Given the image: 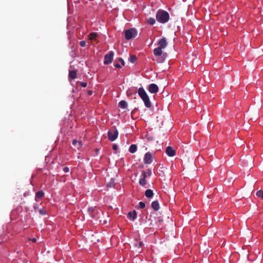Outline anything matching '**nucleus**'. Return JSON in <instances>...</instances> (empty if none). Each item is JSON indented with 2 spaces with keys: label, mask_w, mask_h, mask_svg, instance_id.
<instances>
[{
  "label": "nucleus",
  "mask_w": 263,
  "mask_h": 263,
  "mask_svg": "<svg viewBox=\"0 0 263 263\" xmlns=\"http://www.w3.org/2000/svg\"><path fill=\"white\" fill-rule=\"evenodd\" d=\"M156 19L160 23L165 24L170 19V14L165 10L159 9L156 14Z\"/></svg>",
  "instance_id": "1"
},
{
  "label": "nucleus",
  "mask_w": 263,
  "mask_h": 263,
  "mask_svg": "<svg viewBox=\"0 0 263 263\" xmlns=\"http://www.w3.org/2000/svg\"><path fill=\"white\" fill-rule=\"evenodd\" d=\"M154 58V61H155L157 63H162L165 62L167 54L166 52H163L162 50H157L154 49L153 50Z\"/></svg>",
  "instance_id": "2"
},
{
  "label": "nucleus",
  "mask_w": 263,
  "mask_h": 263,
  "mask_svg": "<svg viewBox=\"0 0 263 263\" xmlns=\"http://www.w3.org/2000/svg\"><path fill=\"white\" fill-rule=\"evenodd\" d=\"M138 93L140 98L143 101L145 107L150 108L152 106L151 102L144 89L142 87H140L138 89Z\"/></svg>",
  "instance_id": "3"
},
{
  "label": "nucleus",
  "mask_w": 263,
  "mask_h": 263,
  "mask_svg": "<svg viewBox=\"0 0 263 263\" xmlns=\"http://www.w3.org/2000/svg\"><path fill=\"white\" fill-rule=\"evenodd\" d=\"M138 35V30L135 28H131L124 31V37L126 40L135 38Z\"/></svg>",
  "instance_id": "4"
},
{
  "label": "nucleus",
  "mask_w": 263,
  "mask_h": 263,
  "mask_svg": "<svg viewBox=\"0 0 263 263\" xmlns=\"http://www.w3.org/2000/svg\"><path fill=\"white\" fill-rule=\"evenodd\" d=\"M119 132L116 128L109 129L107 132L108 140L111 142L114 141L118 137Z\"/></svg>",
  "instance_id": "5"
},
{
  "label": "nucleus",
  "mask_w": 263,
  "mask_h": 263,
  "mask_svg": "<svg viewBox=\"0 0 263 263\" xmlns=\"http://www.w3.org/2000/svg\"><path fill=\"white\" fill-rule=\"evenodd\" d=\"M114 52L112 51H109L104 56L103 63L104 65H108L111 63L114 60Z\"/></svg>",
  "instance_id": "6"
},
{
  "label": "nucleus",
  "mask_w": 263,
  "mask_h": 263,
  "mask_svg": "<svg viewBox=\"0 0 263 263\" xmlns=\"http://www.w3.org/2000/svg\"><path fill=\"white\" fill-rule=\"evenodd\" d=\"M158 47L155 49L157 50H162V49H164L166 47L167 45V42L165 37H163L160 39L157 43Z\"/></svg>",
  "instance_id": "7"
},
{
  "label": "nucleus",
  "mask_w": 263,
  "mask_h": 263,
  "mask_svg": "<svg viewBox=\"0 0 263 263\" xmlns=\"http://www.w3.org/2000/svg\"><path fill=\"white\" fill-rule=\"evenodd\" d=\"M153 161V155L151 153L147 152L145 154L143 158V161L145 164H150Z\"/></svg>",
  "instance_id": "8"
},
{
  "label": "nucleus",
  "mask_w": 263,
  "mask_h": 263,
  "mask_svg": "<svg viewBox=\"0 0 263 263\" xmlns=\"http://www.w3.org/2000/svg\"><path fill=\"white\" fill-rule=\"evenodd\" d=\"M125 65V62L122 58L116 59L114 63V66L117 68H121Z\"/></svg>",
  "instance_id": "9"
},
{
  "label": "nucleus",
  "mask_w": 263,
  "mask_h": 263,
  "mask_svg": "<svg viewBox=\"0 0 263 263\" xmlns=\"http://www.w3.org/2000/svg\"><path fill=\"white\" fill-rule=\"evenodd\" d=\"M148 90L151 93H156L158 92L159 88L156 84L152 83L149 85Z\"/></svg>",
  "instance_id": "10"
},
{
  "label": "nucleus",
  "mask_w": 263,
  "mask_h": 263,
  "mask_svg": "<svg viewBox=\"0 0 263 263\" xmlns=\"http://www.w3.org/2000/svg\"><path fill=\"white\" fill-rule=\"evenodd\" d=\"M147 174L144 171H142L141 178L139 179V184L142 186H144L146 184V178Z\"/></svg>",
  "instance_id": "11"
},
{
  "label": "nucleus",
  "mask_w": 263,
  "mask_h": 263,
  "mask_svg": "<svg viewBox=\"0 0 263 263\" xmlns=\"http://www.w3.org/2000/svg\"><path fill=\"white\" fill-rule=\"evenodd\" d=\"M165 153L166 155L169 157H173L176 154L175 150L171 146H167L166 148Z\"/></svg>",
  "instance_id": "12"
},
{
  "label": "nucleus",
  "mask_w": 263,
  "mask_h": 263,
  "mask_svg": "<svg viewBox=\"0 0 263 263\" xmlns=\"http://www.w3.org/2000/svg\"><path fill=\"white\" fill-rule=\"evenodd\" d=\"M137 217V212L135 210L129 212L127 214V218L132 221H134Z\"/></svg>",
  "instance_id": "13"
},
{
  "label": "nucleus",
  "mask_w": 263,
  "mask_h": 263,
  "mask_svg": "<svg viewBox=\"0 0 263 263\" xmlns=\"http://www.w3.org/2000/svg\"><path fill=\"white\" fill-rule=\"evenodd\" d=\"M44 195L45 193L43 191L40 190L37 192L35 195V200L36 201H38L40 199H42L44 196Z\"/></svg>",
  "instance_id": "14"
},
{
  "label": "nucleus",
  "mask_w": 263,
  "mask_h": 263,
  "mask_svg": "<svg viewBox=\"0 0 263 263\" xmlns=\"http://www.w3.org/2000/svg\"><path fill=\"white\" fill-rule=\"evenodd\" d=\"M152 208L154 209V211H157L160 209L159 203L158 200L154 201L152 202L151 204Z\"/></svg>",
  "instance_id": "15"
},
{
  "label": "nucleus",
  "mask_w": 263,
  "mask_h": 263,
  "mask_svg": "<svg viewBox=\"0 0 263 263\" xmlns=\"http://www.w3.org/2000/svg\"><path fill=\"white\" fill-rule=\"evenodd\" d=\"M98 33L97 32H91L89 34L88 40L90 41H93L95 40L96 38L98 36Z\"/></svg>",
  "instance_id": "16"
},
{
  "label": "nucleus",
  "mask_w": 263,
  "mask_h": 263,
  "mask_svg": "<svg viewBox=\"0 0 263 263\" xmlns=\"http://www.w3.org/2000/svg\"><path fill=\"white\" fill-rule=\"evenodd\" d=\"M97 209L96 206H90L88 208V212L89 215L92 217H95V212Z\"/></svg>",
  "instance_id": "17"
},
{
  "label": "nucleus",
  "mask_w": 263,
  "mask_h": 263,
  "mask_svg": "<svg viewBox=\"0 0 263 263\" xmlns=\"http://www.w3.org/2000/svg\"><path fill=\"white\" fill-rule=\"evenodd\" d=\"M145 196L147 198H152L154 196L153 190L151 189H147L145 192Z\"/></svg>",
  "instance_id": "18"
},
{
  "label": "nucleus",
  "mask_w": 263,
  "mask_h": 263,
  "mask_svg": "<svg viewBox=\"0 0 263 263\" xmlns=\"http://www.w3.org/2000/svg\"><path fill=\"white\" fill-rule=\"evenodd\" d=\"M127 103L124 100H122L119 103V107L122 109H126L127 108Z\"/></svg>",
  "instance_id": "19"
},
{
  "label": "nucleus",
  "mask_w": 263,
  "mask_h": 263,
  "mask_svg": "<svg viewBox=\"0 0 263 263\" xmlns=\"http://www.w3.org/2000/svg\"><path fill=\"white\" fill-rule=\"evenodd\" d=\"M128 151L132 154L135 153L137 151V146L136 144L130 145Z\"/></svg>",
  "instance_id": "20"
},
{
  "label": "nucleus",
  "mask_w": 263,
  "mask_h": 263,
  "mask_svg": "<svg viewBox=\"0 0 263 263\" xmlns=\"http://www.w3.org/2000/svg\"><path fill=\"white\" fill-rule=\"evenodd\" d=\"M69 78L74 79L77 78V72L74 70H70L69 72Z\"/></svg>",
  "instance_id": "21"
},
{
  "label": "nucleus",
  "mask_w": 263,
  "mask_h": 263,
  "mask_svg": "<svg viewBox=\"0 0 263 263\" xmlns=\"http://www.w3.org/2000/svg\"><path fill=\"white\" fill-rule=\"evenodd\" d=\"M145 207V203L143 201H140L138 204L136 205L137 209H144Z\"/></svg>",
  "instance_id": "22"
},
{
  "label": "nucleus",
  "mask_w": 263,
  "mask_h": 263,
  "mask_svg": "<svg viewBox=\"0 0 263 263\" xmlns=\"http://www.w3.org/2000/svg\"><path fill=\"white\" fill-rule=\"evenodd\" d=\"M147 23L149 25H153L155 24L156 20L154 18L149 17L147 20Z\"/></svg>",
  "instance_id": "23"
},
{
  "label": "nucleus",
  "mask_w": 263,
  "mask_h": 263,
  "mask_svg": "<svg viewBox=\"0 0 263 263\" xmlns=\"http://www.w3.org/2000/svg\"><path fill=\"white\" fill-rule=\"evenodd\" d=\"M77 144H79L78 148L81 147L82 145V142L81 141H77L76 139H73L72 140V144L73 145H76Z\"/></svg>",
  "instance_id": "24"
},
{
  "label": "nucleus",
  "mask_w": 263,
  "mask_h": 263,
  "mask_svg": "<svg viewBox=\"0 0 263 263\" xmlns=\"http://www.w3.org/2000/svg\"><path fill=\"white\" fill-rule=\"evenodd\" d=\"M39 213L41 215H47V212L44 208H43L38 210Z\"/></svg>",
  "instance_id": "25"
},
{
  "label": "nucleus",
  "mask_w": 263,
  "mask_h": 263,
  "mask_svg": "<svg viewBox=\"0 0 263 263\" xmlns=\"http://www.w3.org/2000/svg\"><path fill=\"white\" fill-rule=\"evenodd\" d=\"M256 195L258 197H259V198L262 199L263 198V191L259 190V191H257Z\"/></svg>",
  "instance_id": "26"
},
{
  "label": "nucleus",
  "mask_w": 263,
  "mask_h": 263,
  "mask_svg": "<svg viewBox=\"0 0 263 263\" xmlns=\"http://www.w3.org/2000/svg\"><path fill=\"white\" fill-rule=\"evenodd\" d=\"M143 245V243L142 241L137 242L136 243H135V246L138 248H142Z\"/></svg>",
  "instance_id": "27"
},
{
  "label": "nucleus",
  "mask_w": 263,
  "mask_h": 263,
  "mask_svg": "<svg viewBox=\"0 0 263 263\" xmlns=\"http://www.w3.org/2000/svg\"><path fill=\"white\" fill-rule=\"evenodd\" d=\"M129 61L132 63H135L136 62V57L134 56V57H130V59H129Z\"/></svg>",
  "instance_id": "28"
},
{
  "label": "nucleus",
  "mask_w": 263,
  "mask_h": 263,
  "mask_svg": "<svg viewBox=\"0 0 263 263\" xmlns=\"http://www.w3.org/2000/svg\"><path fill=\"white\" fill-rule=\"evenodd\" d=\"M80 45L82 47H84L86 46V42L85 41H81L80 42Z\"/></svg>",
  "instance_id": "29"
},
{
  "label": "nucleus",
  "mask_w": 263,
  "mask_h": 263,
  "mask_svg": "<svg viewBox=\"0 0 263 263\" xmlns=\"http://www.w3.org/2000/svg\"><path fill=\"white\" fill-rule=\"evenodd\" d=\"M63 170L64 171V173H68L69 172V168L68 167H64L63 168Z\"/></svg>",
  "instance_id": "30"
},
{
  "label": "nucleus",
  "mask_w": 263,
  "mask_h": 263,
  "mask_svg": "<svg viewBox=\"0 0 263 263\" xmlns=\"http://www.w3.org/2000/svg\"><path fill=\"white\" fill-rule=\"evenodd\" d=\"M80 85L82 87H86L87 86V83L86 82H82L80 83Z\"/></svg>",
  "instance_id": "31"
},
{
  "label": "nucleus",
  "mask_w": 263,
  "mask_h": 263,
  "mask_svg": "<svg viewBox=\"0 0 263 263\" xmlns=\"http://www.w3.org/2000/svg\"><path fill=\"white\" fill-rule=\"evenodd\" d=\"M30 194V191H27L25 192L24 193V197H27V196H29Z\"/></svg>",
  "instance_id": "32"
},
{
  "label": "nucleus",
  "mask_w": 263,
  "mask_h": 263,
  "mask_svg": "<svg viewBox=\"0 0 263 263\" xmlns=\"http://www.w3.org/2000/svg\"><path fill=\"white\" fill-rule=\"evenodd\" d=\"M33 208H34V210H35V211H36L37 210H38V209H39V205H38L37 204H36V203L34 204V205H33Z\"/></svg>",
  "instance_id": "33"
},
{
  "label": "nucleus",
  "mask_w": 263,
  "mask_h": 263,
  "mask_svg": "<svg viewBox=\"0 0 263 263\" xmlns=\"http://www.w3.org/2000/svg\"><path fill=\"white\" fill-rule=\"evenodd\" d=\"M118 148V146L117 144H113L112 145V149L114 150H117Z\"/></svg>",
  "instance_id": "34"
},
{
  "label": "nucleus",
  "mask_w": 263,
  "mask_h": 263,
  "mask_svg": "<svg viewBox=\"0 0 263 263\" xmlns=\"http://www.w3.org/2000/svg\"><path fill=\"white\" fill-rule=\"evenodd\" d=\"M92 94V90H88V95L89 96H91Z\"/></svg>",
  "instance_id": "35"
},
{
  "label": "nucleus",
  "mask_w": 263,
  "mask_h": 263,
  "mask_svg": "<svg viewBox=\"0 0 263 263\" xmlns=\"http://www.w3.org/2000/svg\"><path fill=\"white\" fill-rule=\"evenodd\" d=\"M32 240L33 242H36V239L34 238L32 239Z\"/></svg>",
  "instance_id": "36"
},
{
  "label": "nucleus",
  "mask_w": 263,
  "mask_h": 263,
  "mask_svg": "<svg viewBox=\"0 0 263 263\" xmlns=\"http://www.w3.org/2000/svg\"><path fill=\"white\" fill-rule=\"evenodd\" d=\"M148 172H149V175H150L152 173V172H151V170H148Z\"/></svg>",
  "instance_id": "37"
},
{
  "label": "nucleus",
  "mask_w": 263,
  "mask_h": 263,
  "mask_svg": "<svg viewBox=\"0 0 263 263\" xmlns=\"http://www.w3.org/2000/svg\"><path fill=\"white\" fill-rule=\"evenodd\" d=\"M96 152H98L99 151V149H96Z\"/></svg>",
  "instance_id": "38"
},
{
  "label": "nucleus",
  "mask_w": 263,
  "mask_h": 263,
  "mask_svg": "<svg viewBox=\"0 0 263 263\" xmlns=\"http://www.w3.org/2000/svg\"><path fill=\"white\" fill-rule=\"evenodd\" d=\"M96 152H98L99 151V149H96Z\"/></svg>",
  "instance_id": "39"
}]
</instances>
